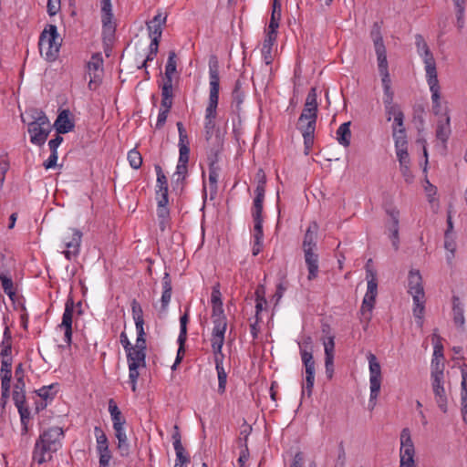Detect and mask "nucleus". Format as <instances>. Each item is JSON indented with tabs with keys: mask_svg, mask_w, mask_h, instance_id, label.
I'll list each match as a JSON object with an SVG mask.
<instances>
[{
	"mask_svg": "<svg viewBox=\"0 0 467 467\" xmlns=\"http://www.w3.org/2000/svg\"><path fill=\"white\" fill-rule=\"evenodd\" d=\"M130 370V379H138V369L145 366L146 351L131 347L126 351Z\"/></svg>",
	"mask_w": 467,
	"mask_h": 467,
	"instance_id": "13",
	"label": "nucleus"
},
{
	"mask_svg": "<svg viewBox=\"0 0 467 467\" xmlns=\"http://www.w3.org/2000/svg\"><path fill=\"white\" fill-rule=\"evenodd\" d=\"M12 399L20 415V422L22 426L21 433L26 434L30 420V410L26 400L25 381H16L13 386Z\"/></svg>",
	"mask_w": 467,
	"mask_h": 467,
	"instance_id": "9",
	"label": "nucleus"
},
{
	"mask_svg": "<svg viewBox=\"0 0 467 467\" xmlns=\"http://www.w3.org/2000/svg\"><path fill=\"white\" fill-rule=\"evenodd\" d=\"M380 381H370V397L368 407L370 410L376 406V400L380 391Z\"/></svg>",
	"mask_w": 467,
	"mask_h": 467,
	"instance_id": "50",
	"label": "nucleus"
},
{
	"mask_svg": "<svg viewBox=\"0 0 467 467\" xmlns=\"http://www.w3.org/2000/svg\"><path fill=\"white\" fill-rule=\"evenodd\" d=\"M173 93L161 92V109L168 110L172 107Z\"/></svg>",
	"mask_w": 467,
	"mask_h": 467,
	"instance_id": "60",
	"label": "nucleus"
},
{
	"mask_svg": "<svg viewBox=\"0 0 467 467\" xmlns=\"http://www.w3.org/2000/svg\"><path fill=\"white\" fill-rule=\"evenodd\" d=\"M166 23V16L157 14L150 22L147 23V29L149 36L151 38L150 42L160 43L162 35V26Z\"/></svg>",
	"mask_w": 467,
	"mask_h": 467,
	"instance_id": "19",
	"label": "nucleus"
},
{
	"mask_svg": "<svg viewBox=\"0 0 467 467\" xmlns=\"http://www.w3.org/2000/svg\"><path fill=\"white\" fill-rule=\"evenodd\" d=\"M317 88H310L303 111L299 116L297 129L301 131L304 139L306 154H308L314 144L315 130L317 119L318 104L317 101Z\"/></svg>",
	"mask_w": 467,
	"mask_h": 467,
	"instance_id": "1",
	"label": "nucleus"
},
{
	"mask_svg": "<svg viewBox=\"0 0 467 467\" xmlns=\"http://www.w3.org/2000/svg\"><path fill=\"white\" fill-rule=\"evenodd\" d=\"M64 437L63 430L55 426L44 431L36 440L33 461L42 464L51 459V454L61 447V440Z\"/></svg>",
	"mask_w": 467,
	"mask_h": 467,
	"instance_id": "4",
	"label": "nucleus"
},
{
	"mask_svg": "<svg viewBox=\"0 0 467 467\" xmlns=\"http://www.w3.org/2000/svg\"><path fill=\"white\" fill-rule=\"evenodd\" d=\"M189 322V316L186 312L184 315H182L180 317V334H179V340L182 341L183 338H187V324Z\"/></svg>",
	"mask_w": 467,
	"mask_h": 467,
	"instance_id": "57",
	"label": "nucleus"
},
{
	"mask_svg": "<svg viewBox=\"0 0 467 467\" xmlns=\"http://www.w3.org/2000/svg\"><path fill=\"white\" fill-rule=\"evenodd\" d=\"M390 216L392 218V225L390 227V239L392 242V245L395 250L399 249V213L398 212H391Z\"/></svg>",
	"mask_w": 467,
	"mask_h": 467,
	"instance_id": "38",
	"label": "nucleus"
},
{
	"mask_svg": "<svg viewBox=\"0 0 467 467\" xmlns=\"http://www.w3.org/2000/svg\"><path fill=\"white\" fill-rule=\"evenodd\" d=\"M94 435L96 438V443H97L96 449L97 450L99 448H102V447L109 446L108 438H107L105 432L103 431V430L99 426H96L94 428Z\"/></svg>",
	"mask_w": 467,
	"mask_h": 467,
	"instance_id": "49",
	"label": "nucleus"
},
{
	"mask_svg": "<svg viewBox=\"0 0 467 467\" xmlns=\"http://www.w3.org/2000/svg\"><path fill=\"white\" fill-rule=\"evenodd\" d=\"M300 348L301 358L306 368V379H314L315 377V361L312 355V337L306 336L298 343Z\"/></svg>",
	"mask_w": 467,
	"mask_h": 467,
	"instance_id": "12",
	"label": "nucleus"
},
{
	"mask_svg": "<svg viewBox=\"0 0 467 467\" xmlns=\"http://www.w3.org/2000/svg\"><path fill=\"white\" fill-rule=\"evenodd\" d=\"M214 356H215V367H216V370H217L218 379H226L227 374L223 366V355L221 353V354L214 355Z\"/></svg>",
	"mask_w": 467,
	"mask_h": 467,
	"instance_id": "56",
	"label": "nucleus"
},
{
	"mask_svg": "<svg viewBox=\"0 0 467 467\" xmlns=\"http://www.w3.org/2000/svg\"><path fill=\"white\" fill-rule=\"evenodd\" d=\"M350 121L342 123L336 131V139L337 142L344 146L348 147L350 145L351 140V130H350Z\"/></svg>",
	"mask_w": 467,
	"mask_h": 467,
	"instance_id": "28",
	"label": "nucleus"
},
{
	"mask_svg": "<svg viewBox=\"0 0 467 467\" xmlns=\"http://www.w3.org/2000/svg\"><path fill=\"white\" fill-rule=\"evenodd\" d=\"M461 411L462 420L467 423V381H462Z\"/></svg>",
	"mask_w": 467,
	"mask_h": 467,
	"instance_id": "46",
	"label": "nucleus"
},
{
	"mask_svg": "<svg viewBox=\"0 0 467 467\" xmlns=\"http://www.w3.org/2000/svg\"><path fill=\"white\" fill-rule=\"evenodd\" d=\"M366 272H367V280H368V286H367V292L365 295L367 296H372L374 297H377L378 295V281L376 273L366 266Z\"/></svg>",
	"mask_w": 467,
	"mask_h": 467,
	"instance_id": "35",
	"label": "nucleus"
},
{
	"mask_svg": "<svg viewBox=\"0 0 467 467\" xmlns=\"http://www.w3.org/2000/svg\"><path fill=\"white\" fill-rule=\"evenodd\" d=\"M432 342H433V357H432V358L444 359L441 337L436 332H434L432 335Z\"/></svg>",
	"mask_w": 467,
	"mask_h": 467,
	"instance_id": "45",
	"label": "nucleus"
},
{
	"mask_svg": "<svg viewBox=\"0 0 467 467\" xmlns=\"http://www.w3.org/2000/svg\"><path fill=\"white\" fill-rule=\"evenodd\" d=\"M27 121V131L30 135V142L36 146L45 144L49 133L51 132V125L46 113L35 108L26 111Z\"/></svg>",
	"mask_w": 467,
	"mask_h": 467,
	"instance_id": "5",
	"label": "nucleus"
},
{
	"mask_svg": "<svg viewBox=\"0 0 467 467\" xmlns=\"http://www.w3.org/2000/svg\"><path fill=\"white\" fill-rule=\"evenodd\" d=\"M115 436L118 440V450L122 457H127L130 453L129 440L124 429V425L113 426Z\"/></svg>",
	"mask_w": 467,
	"mask_h": 467,
	"instance_id": "24",
	"label": "nucleus"
},
{
	"mask_svg": "<svg viewBox=\"0 0 467 467\" xmlns=\"http://www.w3.org/2000/svg\"><path fill=\"white\" fill-rule=\"evenodd\" d=\"M305 262L308 270L307 279L315 280L318 275V254L315 250L304 251Z\"/></svg>",
	"mask_w": 467,
	"mask_h": 467,
	"instance_id": "23",
	"label": "nucleus"
},
{
	"mask_svg": "<svg viewBox=\"0 0 467 467\" xmlns=\"http://www.w3.org/2000/svg\"><path fill=\"white\" fill-rule=\"evenodd\" d=\"M5 329L3 333V340L1 342V368L0 379H12V333L10 327L6 325V317H4Z\"/></svg>",
	"mask_w": 467,
	"mask_h": 467,
	"instance_id": "8",
	"label": "nucleus"
},
{
	"mask_svg": "<svg viewBox=\"0 0 467 467\" xmlns=\"http://www.w3.org/2000/svg\"><path fill=\"white\" fill-rule=\"evenodd\" d=\"M325 348V365L327 378L333 376V359H334V348L335 342L334 337H329L327 341L324 342Z\"/></svg>",
	"mask_w": 467,
	"mask_h": 467,
	"instance_id": "25",
	"label": "nucleus"
},
{
	"mask_svg": "<svg viewBox=\"0 0 467 467\" xmlns=\"http://www.w3.org/2000/svg\"><path fill=\"white\" fill-rule=\"evenodd\" d=\"M58 389H59V386L57 383H52L48 386H44L42 388H40L39 389L36 390V394L43 400H45L46 404L45 406H47V404L50 401H52L55 398V396L57 395V393L58 392Z\"/></svg>",
	"mask_w": 467,
	"mask_h": 467,
	"instance_id": "31",
	"label": "nucleus"
},
{
	"mask_svg": "<svg viewBox=\"0 0 467 467\" xmlns=\"http://www.w3.org/2000/svg\"><path fill=\"white\" fill-rule=\"evenodd\" d=\"M97 452L99 458V462L104 464L106 462H110L112 455L109 446L98 449Z\"/></svg>",
	"mask_w": 467,
	"mask_h": 467,
	"instance_id": "61",
	"label": "nucleus"
},
{
	"mask_svg": "<svg viewBox=\"0 0 467 467\" xmlns=\"http://www.w3.org/2000/svg\"><path fill=\"white\" fill-rule=\"evenodd\" d=\"M435 401L439 409L446 413L448 411V398L451 393L449 381H434L432 384Z\"/></svg>",
	"mask_w": 467,
	"mask_h": 467,
	"instance_id": "15",
	"label": "nucleus"
},
{
	"mask_svg": "<svg viewBox=\"0 0 467 467\" xmlns=\"http://www.w3.org/2000/svg\"><path fill=\"white\" fill-rule=\"evenodd\" d=\"M408 292L413 299V315L422 326V318L425 309V293L422 285V277L418 270H410L408 277Z\"/></svg>",
	"mask_w": 467,
	"mask_h": 467,
	"instance_id": "6",
	"label": "nucleus"
},
{
	"mask_svg": "<svg viewBox=\"0 0 467 467\" xmlns=\"http://www.w3.org/2000/svg\"><path fill=\"white\" fill-rule=\"evenodd\" d=\"M213 327L211 337V346L214 355L221 354L224 343V335L227 328V319L213 320Z\"/></svg>",
	"mask_w": 467,
	"mask_h": 467,
	"instance_id": "14",
	"label": "nucleus"
},
{
	"mask_svg": "<svg viewBox=\"0 0 467 467\" xmlns=\"http://www.w3.org/2000/svg\"><path fill=\"white\" fill-rule=\"evenodd\" d=\"M315 230H312V226H309L307 230L306 231L304 240H303V251H308V250H316L317 248V224L314 223Z\"/></svg>",
	"mask_w": 467,
	"mask_h": 467,
	"instance_id": "34",
	"label": "nucleus"
},
{
	"mask_svg": "<svg viewBox=\"0 0 467 467\" xmlns=\"http://www.w3.org/2000/svg\"><path fill=\"white\" fill-rule=\"evenodd\" d=\"M177 128L179 132V163L189 162L190 156V141L186 130L182 122H177Z\"/></svg>",
	"mask_w": 467,
	"mask_h": 467,
	"instance_id": "18",
	"label": "nucleus"
},
{
	"mask_svg": "<svg viewBox=\"0 0 467 467\" xmlns=\"http://www.w3.org/2000/svg\"><path fill=\"white\" fill-rule=\"evenodd\" d=\"M103 59L99 53L91 56L90 60L87 63V74L89 77L88 88L92 89V84L99 77V72L102 70Z\"/></svg>",
	"mask_w": 467,
	"mask_h": 467,
	"instance_id": "20",
	"label": "nucleus"
},
{
	"mask_svg": "<svg viewBox=\"0 0 467 467\" xmlns=\"http://www.w3.org/2000/svg\"><path fill=\"white\" fill-rule=\"evenodd\" d=\"M102 34L104 36H112L115 32V23L113 21V13L111 0H100Z\"/></svg>",
	"mask_w": 467,
	"mask_h": 467,
	"instance_id": "16",
	"label": "nucleus"
},
{
	"mask_svg": "<svg viewBox=\"0 0 467 467\" xmlns=\"http://www.w3.org/2000/svg\"><path fill=\"white\" fill-rule=\"evenodd\" d=\"M82 236L83 234L80 230L70 228L67 234L64 237L63 242L67 250L63 254L67 260L70 261L79 254Z\"/></svg>",
	"mask_w": 467,
	"mask_h": 467,
	"instance_id": "11",
	"label": "nucleus"
},
{
	"mask_svg": "<svg viewBox=\"0 0 467 467\" xmlns=\"http://www.w3.org/2000/svg\"><path fill=\"white\" fill-rule=\"evenodd\" d=\"M383 104L388 121H390L395 118L404 115L400 107L398 104L394 103L393 101H384Z\"/></svg>",
	"mask_w": 467,
	"mask_h": 467,
	"instance_id": "39",
	"label": "nucleus"
},
{
	"mask_svg": "<svg viewBox=\"0 0 467 467\" xmlns=\"http://www.w3.org/2000/svg\"><path fill=\"white\" fill-rule=\"evenodd\" d=\"M209 100L205 109L204 128L209 134L215 127V119L217 117V107L219 102L220 75L219 60L215 55L209 57Z\"/></svg>",
	"mask_w": 467,
	"mask_h": 467,
	"instance_id": "3",
	"label": "nucleus"
},
{
	"mask_svg": "<svg viewBox=\"0 0 467 467\" xmlns=\"http://www.w3.org/2000/svg\"><path fill=\"white\" fill-rule=\"evenodd\" d=\"M155 171L157 174V191H164V189L168 190L167 178L163 173L161 167L160 165H156Z\"/></svg>",
	"mask_w": 467,
	"mask_h": 467,
	"instance_id": "53",
	"label": "nucleus"
},
{
	"mask_svg": "<svg viewBox=\"0 0 467 467\" xmlns=\"http://www.w3.org/2000/svg\"><path fill=\"white\" fill-rule=\"evenodd\" d=\"M415 45L419 56L423 59L426 71V81L431 93L433 110L437 113L441 107V87L438 80L436 62L428 44L421 35L417 34L415 36Z\"/></svg>",
	"mask_w": 467,
	"mask_h": 467,
	"instance_id": "2",
	"label": "nucleus"
},
{
	"mask_svg": "<svg viewBox=\"0 0 467 467\" xmlns=\"http://www.w3.org/2000/svg\"><path fill=\"white\" fill-rule=\"evenodd\" d=\"M175 453H176V462L175 464H182V466H186L187 463L190 462V457L186 453L185 449L183 446L174 448Z\"/></svg>",
	"mask_w": 467,
	"mask_h": 467,
	"instance_id": "55",
	"label": "nucleus"
},
{
	"mask_svg": "<svg viewBox=\"0 0 467 467\" xmlns=\"http://www.w3.org/2000/svg\"><path fill=\"white\" fill-rule=\"evenodd\" d=\"M187 165V163H177L176 171L173 175L175 177L174 183L176 187H178L179 185H181L182 188L183 187V183L188 173Z\"/></svg>",
	"mask_w": 467,
	"mask_h": 467,
	"instance_id": "43",
	"label": "nucleus"
},
{
	"mask_svg": "<svg viewBox=\"0 0 467 467\" xmlns=\"http://www.w3.org/2000/svg\"><path fill=\"white\" fill-rule=\"evenodd\" d=\"M109 412L110 414L113 426L125 425L126 420L122 416L121 411L118 408L113 399L109 400Z\"/></svg>",
	"mask_w": 467,
	"mask_h": 467,
	"instance_id": "33",
	"label": "nucleus"
},
{
	"mask_svg": "<svg viewBox=\"0 0 467 467\" xmlns=\"http://www.w3.org/2000/svg\"><path fill=\"white\" fill-rule=\"evenodd\" d=\"M157 215L160 220L159 225L161 231H164L170 218V211L168 206H158Z\"/></svg>",
	"mask_w": 467,
	"mask_h": 467,
	"instance_id": "48",
	"label": "nucleus"
},
{
	"mask_svg": "<svg viewBox=\"0 0 467 467\" xmlns=\"http://www.w3.org/2000/svg\"><path fill=\"white\" fill-rule=\"evenodd\" d=\"M57 26L47 25L39 36L38 46L42 57L49 62L55 61L61 47Z\"/></svg>",
	"mask_w": 467,
	"mask_h": 467,
	"instance_id": "7",
	"label": "nucleus"
},
{
	"mask_svg": "<svg viewBox=\"0 0 467 467\" xmlns=\"http://www.w3.org/2000/svg\"><path fill=\"white\" fill-rule=\"evenodd\" d=\"M376 297L372 296H364L362 305L360 307L361 320L368 323L371 319V313L374 308Z\"/></svg>",
	"mask_w": 467,
	"mask_h": 467,
	"instance_id": "30",
	"label": "nucleus"
},
{
	"mask_svg": "<svg viewBox=\"0 0 467 467\" xmlns=\"http://www.w3.org/2000/svg\"><path fill=\"white\" fill-rule=\"evenodd\" d=\"M394 143H395V149L400 150V149H407L408 140H407V134L406 132H403L401 130H398L397 132L392 133Z\"/></svg>",
	"mask_w": 467,
	"mask_h": 467,
	"instance_id": "51",
	"label": "nucleus"
},
{
	"mask_svg": "<svg viewBox=\"0 0 467 467\" xmlns=\"http://www.w3.org/2000/svg\"><path fill=\"white\" fill-rule=\"evenodd\" d=\"M128 161L132 169L138 170L142 164L141 154L136 149H132L128 152Z\"/></svg>",
	"mask_w": 467,
	"mask_h": 467,
	"instance_id": "47",
	"label": "nucleus"
},
{
	"mask_svg": "<svg viewBox=\"0 0 467 467\" xmlns=\"http://www.w3.org/2000/svg\"><path fill=\"white\" fill-rule=\"evenodd\" d=\"M444 359H431V378L432 379H441L443 377Z\"/></svg>",
	"mask_w": 467,
	"mask_h": 467,
	"instance_id": "44",
	"label": "nucleus"
},
{
	"mask_svg": "<svg viewBox=\"0 0 467 467\" xmlns=\"http://www.w3.org/2000/svg\"><path fill=\"white\" fill-rule=\"evenodd\" d=\"M47 13L49 16H55L60 10V0H47Z\"/></svg>",
	"mask_w": 467,
	"mask_h": 467,
	"instance_id": "63",
	"label": "nucleus"
},
{
	"mask_svg": "<svg viewBox=\"0 0 467 467\" xmlns=\"http://www.w3.org/2000/svg\"><path fill=\"white\" fill-rule=\"evenodd\" d=\"M368 360L369 365V379H379L381 376L380 365L376 358V356L372 353L368 355Z\"/></svg>",
	"mask_w": 467,
	"mask_h": 467,
	"instance_id": "41",
	"label": "nucleus"
},
{
	"mask_svg": "<svg viewBox=\"0 0 467 467\" xmlns=\"http://www.w3.org/2000/svg\"><path fill=\"white\" fill-rule=\"evenodd\" d=\"M136 333H137L136 343L134 346L132 345V347L146 351L147 343H146V333H145L144 327H136Z\"/></svg>",
	"mask_w": 467,
	"mask_h": 467,
	"instance_id": "52",
	"label": "nucleus"
},
{
	"mask_svg": "<svg viewBox=\"0 0 467 467\" xmlns=\"http://www.w3.org/2000/svg\"><path fill=\"white\" fill-rule=\"evenodd\" d=\"M370 37L373 41L375 52L377 55L379 71H388L389 66L387 60V51L381 35V26L378 22L374 23L372 26Z\"/></svg>",
	"mask_w": 467,
	"mask_h": 467,
	"instance_id": "10",
	"label": "nucleus"
},
{
	"mask_svg": "<svg viewBox=\"0 0 467 467\" xmlns=\"http://www.w3.org/2000/svg\"><path fill=\"white\" fill-rule=\"evenodd\" d=\"M54 127L58 134H66L75 128L74 121L70 119V111L63 109L55 120Z\"/></svg>",
	"mask_w": 467,
	"mask_h": 467,
	"instance_id": "21",
	"label": "nucleus"
},
{
	"mask_svg": "<svg viewBox=\"0 0 467 467\" xmlns=\"http://www.w3.org/2000/svg\"><path fill=\"white\" fill-rule=\"evenodd\" d=\"M400 456H415V447L409 428H404L400 436Z\"/></svg>",
	"mask_w": 467,
	"mask_h": 467,
	"instance_id": "22",
	"label": "nucleus"
},
{
	"mask_svg": "<svg viewBox=\"0 0 467 467\" xmlns=\"http://www.w3.org/2000/svg\"><path fill=\"white\" fill-rule=\"evenodd\" d=\"M314 388V381L302 382L301 385V401L310 399Z\"/></svg>",
	"mask_w": 467,
	"mask_h": 467,
	"instance_id": "58",
	"label": "nucleus"
},
{
	"mask_svg": "<svg viewBox=\"0 0 467 467\" xmlns=\"http://www.w3.org/2000/svg\"><path fill=\"white\" fill-rule=\"evenodd\" d=\"M415 456H400V466L399 467H416Z\"/></svg>",
	"mask_w": 467,
	"mask_h": 467,
	"instance_id": "64",
	"label": "nucleus"
},
{
	"mask_svg": "<svg viewBox=\"0 0 467 467\" xmlns=\"http://www.w3.org/2000/svg\"><path fill=\"white\" fill-rule=\"evenodd\" d=\"M233 103L236 105L237 108L241 106L244 99V92L243 91V82L240 79H237L234 83V87L232 92Z\"/></svg>",
	"mask_w": 467,
	"mask_h": 467,
	"instance_id": "42",
	"label": "nucleus"
},
{
	"mask_svg": "<svg viewBox=\"0 0 467 467\" xmlns=\"http://www.w3.org/2000/svg\"><path fill=\"white\" fill-rule=\"evenodd\" d=\"M220 168L215 161H213L209 164V184L211 191L217 192V182L219 178Z\"/></svg>",
	"mask_w": 467,
	"mask_h": 467,
	"instance_id": "40",
	"label": "nucleus"
},
{
	"mask_svg": "<svg viewBox=\"0 0 467 467\" xmlns=\"http://www.w3.org/2000/svg\"><path fill=\"white\" fill-rule=\"evenodd\" d=\"M74 312V300L72 297H68L65 304V309L62 316V322L59 325L60 327L64 328V341L67 344L71 343L72 340V318Z\"/></svg>",
	"mask_w": 467,
	"mask_h": 467,
	"instance_id": "17",
	"label": "nucleus"
},
{
	"mask_svg": "<svg viewBox=\"0 0 467 467\" xmlns=\"http://www.w3.org/2000/svg\"><path fill=\"white\" fill-rule=\"evenodd\" d=\"M451 135L450 118L446 117L444 120H439L436 129V138L443 143H446Z\"/></svg>",
	"mask_w": 467,
	"mask_h": 467,
	"instance_id": "32",
	"label": "nucleus"
},
{
	"mask_svg": "<svg viewBox=\"0 0 467 467\" xmlns=\"http://www.w3.org/2000/svg\"><path fill=\"white\" fill-rule=\"evenodd\" d=\"M177 61H176V53L174 51H170L167 63L165 66V75H173L176 71Z\"/></svg>",
	"mask_w": 467,
	"mask_h": 467,
	"instance_id": "54",
	"label": "nucleus"
},
{
	"mask_svg": "<svg viewBox=\"0 0 467 467\" xmlns=\"http://www.w3.org/2000/svg\"><path fill=\"white\" fill-rule=\"evenodd\" d=\"M0 282L4 292L9 296L13 304H16V291L14 289V283L11 277L4 273L0 274Z\"/></svg>",
	"mask_w": 467,
	"mask_h": 467,
	"instance_id": "36",
	"label": "nucleus"
},
{
	"mask_svg": "<svg viewBox=\"0 0 467 467\" xmlns=\"http://www.w3.org/2000/svg\"><path fill=\"white\" fill-rule=\"evenodd\" d=\"M276 33L266 32L262 47V56L266 65H271L273 62L272 47L276 40Z\"/></svg>",
	"mask_w": 467,
	"mask_h": 467,
	"instance_id": "26",
	"label": "nucleus"
},
{
	"mask_svg": "<svg viewBox=\"0 0 467 467\" xmlns=\"http://www.w3.org/2000/svg\"><path fill=\"white\" fill-rule=\"evenodd\" d=\"M254 242H256L257 244L259 242H263L264 232H263V222H254Z\"/></svg>",
	"mask_w": 467,
	"mask_h": 467,
	"instance_id": "62",
	"label": "nucleus"
},
{
	"mask_svg": "<svg viewBox=\"0 0 467 467\" xmlns=\"http://www.w3.org/2000/svg\"><path fill=\"white\" fill-rule=\"evenodd\" d=\"M246 441H247V437H245V439H244V443L241 444L242 449L240 451V456L238 458V462L241 467H245V464L248 462L249 456H250Z\"/></svg>",
	"mask_w": 467,
	"mask_h": 467,
	"instance_id": "59",
	"label": "nucleus"
},
{
	"mask_svg": "<svg viewBox=\"0 0 467 467\" xmlns=\"http://www.w3.org/2000/svg\"><path fill=\"white\" fill-rule=\"evenodd\" d=\"M452 314L454 324L457 327L463 328L465 323L464 309L463 305L457 296H452Z\"/></svg>",
	"mask_w": 467,
	"mask_h": 467,
	"instance_id": "27",
	"label": "nucleus"
},
{
	"mask_svg": "<svg viewBox=\"0 0 467 467\" xmlns=\"http://www.w3.org/2000/svg\"><path fill=\"white\" fill-rule=\"evenodd\" d=\"M130 306L135 327H144L143 310L140 304L136 299H133Z\"/></svg>",
	"mask_w": 467,
	"mask_h": 467,
	"instance_id": "37",
	"label": "nucleus"
},
{
	"mask_svg": "<svg viewBox=\"0 0 467 467\" xmlns=\"http://www.w3.org/2000/svg\"><path fill=\"white\" fill-rule=\"evenodd\" d=\"M281 20V3L279 0H274L272 5V14L268 26L267 32H274L277 34L279 22Z\"/></svg>",
	"mask_w": 467,
	"mask_h": 467,
	"instance_id": "29",
	"label": "nucleus"
}]
</instances>
